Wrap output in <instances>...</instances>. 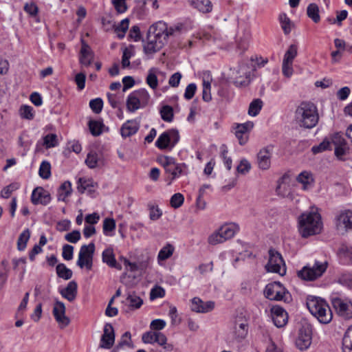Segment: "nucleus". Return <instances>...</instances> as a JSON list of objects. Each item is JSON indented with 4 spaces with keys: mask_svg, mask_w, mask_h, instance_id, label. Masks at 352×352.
I'll return each mask as SVG.
<instances>
[{
    "mask_svg": "<svg viewBox=\"0 0 352 352\" xmlns=\"http://www.w3.org/2000/svg\"><path fill=\"white\" fill-rule=\"evenodd\" d=\"M272 148L265 147L260 150L257 154V164L259 168L267 170L271 166Z\"/></svg>",
    "mask_w": 352,
    "mask_h": 352,
    "instance_id": "nucleus-20",
    "label": "nucleus"
},
{
    "mask_svg": "<svg viewBox=\"0 0 352 352\" xmlns=\"http://www.w3.org/2000/svg\"><path fill=\"white\" fill-rule=\"evenodd\" d=\"M252 69L246 63H240L230 70V78L236 87L248 86L251 81Z\"/></svg>",
    "mask_w": 352,
    "mask_h": 352,
    "instance_id": "nucleus-5",
    "label": "nucleus"
},
{
    "mask_svg": "<svg viewBox=\"0 0 352 352\" xmlns=\"http://www.w3.org/2000/svg\"><path fill=\"white\" fill-rule=\"evenodd\" d=\"M251 168L250 163L245 159L241 160L239 164L236 167L239 173L245 175L248 173Z\"/></svg>",
    "mask_w": 352,
    "mask_h": 352,
    "instance_id": "nucleus-61",
    "label": "nucleus"
},
{
    "mask_svg": "<svg viewBox=\"0 0 352 352\" xmlns=\"http://www.w3.org/2000/svg\"><path fill=\"white\" fill-rule=\"evenodd\" d=\"M56 270L58 276L64 280H69L72 276V271L63 263L57 265Z\"/></svg>",
    "mask_w": 352,
    "mask_h": 352,
    "instance_id": "nucleus-43",
    "label": "nucleus"
},
{
    "mask_svg": "<svg viewBox=\"0 0 352 352\" xmlns=\"http://www.w3.org/2000/svg\"><path fill=\"white\" fill-rule=\"evenodd\" d=\"M191 309L197 313H207L211 311L214 308L213 301L204 302L199 298H193L191 302Z\"/></svg>",
    "mask_w": 352,
    "mask_h": 352,
    "instance_id": "nucleus-22",
    "label": "nucleus"
},
{
    "mask_svg": "<svg viewBox=\"0 0 352 352\" xmlns=\"http://www.w3.org/2000/svg\"><path fill=\"white\" fill-rule=\"evenodd\" d=\"M307 307L310 313L322 324L329 323L333 318L331 310L327 302L322 298L309 296L307 299Z\"/></svg>",
    "mask_w": 352,
    "mask_h": 352,
    "instance_id": "nucleus-3",
    "label": "nucleus"
},
{
    "mask_svg": "<svg viewBox=\"0 0 352 352\" xmlns=\"http://www.w3.org/2000/svg\"><path fill=\"white\" fill-rule=\"evenodd\" d=\"M164 45L148 33L147 42L144 45V52L147 55H152L160 50Z\"/></svg>",
    "mask_w": 352,
    "mask_h": 352,
    "instance_id": "nucleus-23",
    "label": "nucleus"
},
{
    "mask_svg": "<svg viewBox=\"0 0 352 352\" xmlns=\"http://www.w3.org/2000/svg\"><path fill=\"white\" fill-rule=\"evenodd\" d=\"M31 201L34 205H47L51 201V196L50 192L43 188L37 187L32 193Z\"/></svg>",
    "mask_w": 352,
    "mask_h": 352,
    "instance_id": "nucleus-19",
    "label": "nucleus"
},
{
    "mask_svg": "<svg viewBox=\"0 0 352 352\" xmlns=\"http://www.w3.org/2000/svg\"><path fill=\"white\" fill-rule=\"evenodd\" d=\"M279 21L285 34H289L292 29L293 23L285 13L279 15Z\"/></svg>",
    "mask_w": 352,
    "mask_h": 352,
    "instance_id": "nucleus-38",
    "label": "nucleus"
},
{
    "mask_svg": "<svg viewBox=\"0 0 352 352\" xmlns=\"http://www.w3.org/2000/svg\"><path fill=\"white\" fill-rule=\"evenodd\" d=\"M174 248L170 244H167L160 250L158 253L157 258L159 261H164L170 257L173 253Z\"/></svg>",
    "mask_w": 352,
    "mask_h": 352,
    "instance_id": "nucleus-49",
    "label": "nucleus"
},
{
    "mask_svg": "<svg viewBox=\"0 0 352 352\" xmlns=\"http://www.w3.org/2000/svg\"><path fill=\"white\" fill-rule=\"evenodd\" d=\"M312 340V330L309 326H304L300 329L296 340V346L300 351L307 350Z\"/></svg>",
    "mask_w": 352,
    "mask_h": 352,
    "instance_id": "nucleus-16",
    "label": "nucleus"
},
{
    "mask_svg": "<svg viewBox=\"0 0 352 352\" xmlns=\"http://www.w3.org/2000/svg\"><path fill=\"white\" fill-rule=\"evenodd\" d=\"M66 308L65 304L58 300H55L53 307V316L58 322L59 327L63 329L67 327L70 322L69 318L65 314Z\"/></svg>",
    "mask_w": 352,
    "mask_h": 352,
    "instance_id": "nucleus-17",
    "label": "nucleus"
},
{
    "mask_svg": "<svg viewBox=\"0 0 352 352\" xmlns=\"http://www.w3.org/2000/svg\"><path fill=\"white\" fill-rule=\"evenodd\" d=\"M38 173L41 177L47 179L51 176V165L47 161H43L40 165Z\"/></svg>",
    "mask_w": 352,
    "mask_h": 352,
    "instance_id": "nucleus-52",
    "label": "nucleus"
},
{
    "mask_svg": "<svg viewBox=\"0 0 352 352\" xmlns=\"http://www.w3.org/2000/svg\"><path fill=\"white\" fill-rule=\"evenodd\" d=\"M81 49L80 52L79 60L80 64L87 67L91 65L94 59V54L91 47L84 40L81 41Z\"/></svg>",
    "mask_w": 352,
    "mask_h": 352,
    "instance_id": "nucleus-24",
    "label": "nucleus"
},
{
    "mask_svg": "<svg viewBox=\"0 0 352 352\" xmlns=\"http://www.w3.org/2000/svg\"><path fill=\"white\" fill-rule=\"evenodd\" d=\"M288 294L285 288L278 282L269 283L264 289L265 296L270 300L286 301Z\"/></svg>",
    "mask_w": 352,
    "mask_h": 352,
    "instance_id": "nucleus-11",
    "label": "nucleus"
},
{
    "mask_svg": "<svg viewBox=\"0 0 352 352\" xmlns=\"http://www.w3.org/2000/svg\"><path fill=\"white\" fill-rule=\"evenodd\" d=\"M30 237V232L28 229L23 230L19 235L17 241V248L19 250H24L26 248L27 243Z\"/></svg>",
    "mask_w": 352,
    "mask_h": 352,
    "instance_id": "nucleus-46",
    "label": "nucleus"
},
{
    "mask_svg": "<svg viewBox=\"0 0 352 352\" xmlns=\"http://www.w3.org/2000/svg\"><path fill=\"white\" fill-rule=\"evenodd\" d=\"M342 263L346 265L352 264V247L342 245L338 252Z\"/></svg>",
    "mask_w": 352,
    "mask_h": 352,
    "instance_id": "nucleus-32",
    "label": "nucleus"
},
{
    "mask_svg": "<svg viewBox=\"0 0 352 352\" xmlns=\"http://www.w3.org/2000/svg\"><path fill=\"white\" fill-rule=\"evenodd\" d=\"M125 305L131 311L140 309L143 304V300L137 294H129L124 301Z\"/></svg>",
    "mask_w": 352,
    "mask_h": 352,
    "instance_id": "nucleus-31",
    "label": "nucleus"
},
{
    "mask_svg": "<svg viewBox=\"0 0 352 352\" xmlns=\"http://www.w3.org/2000/svg\"><path fill=\"white\" fill-rule=\"evenodd\" d=\"M189 4L203 13H209L212 10L210 0H188Z\"/></svg>",
    "mask_w": 352,
    "mask_h": 352,
    "instance_id": "nucleus-30",
    "label": "nucleus"
},
{
    "mask_svg": "<svg viewBox=\"0 0 352 352\" xmlns=\"http://www.w3.org/2000/svg\"><path fill=\"white\" fill-rule=\"evenodd\" d=\"M263 102L260 99L254 100L250 104L248 114L251 116H256L261 110Z\"/></svg>",
    "mask_w": 352,
    "mask_h": 352,
    "instance_id": "nucleus-51",
    "label": "nucleus"
},
{
    "mask_svg": "<svg viewBox=\"0 0 352 352\" xmlns=\"http://www.w3.org/2000/svg\"><path fill=\"white\" fill-rule=\"evenodd\" d=\"M330 148V142L328 140H323L318 145L314 146L311 148V151L314 154H318L322 153L324 151L329 150Z\"/></svg>",
    "mask_w": 352,
    "mask_h": 352,
    "instance_id": "nucleus-60",
    "label": "nucleus"
},
{
    "mask_svg": "<svg viewBox=\"0 0 352 352\" xmlns=\"http://www.w3.org/2000/svg\"><path fill=\"white\" fill-rule=\"evenodd\" d=\"M327 262L315 261L313 266H305L298 272V276L305 280H314L320 277L327 270Z\"/></svg>",
    "mask_w": 352,
    "mask_h": 352,
    "instance_id": "nucleus-7",
    "label": "nucleus"
},
{
    "mask_svg": "<svg viewBox=\"0 0 352 352\" xmlns=\"http://www.w3.org/2000/svg\"><path fill=\"white\" fill-rule=\"evenodd\" d=\"M226 240L221 234L219 229L212 233L208 238V242L212 245H215L225 242Z\"/></svg>",
    "mask_w": 352,
    "mask_h": 352,
    "instance_id": "nucleus-48",
    "label": "nucleus"
},
{
    "mask_svg": "<svg viewBox=\"0 0 352 352\" xmlns=\"http://www.w3.org/2000/svg\"><path fill=\"white\" fill-rule=\"evenodd\" d=\"M102 261L111 267L117 270H121L122 267L118 264L116 260L113 250L112 248L105 249L102 254Z\"/></svg>",
    "mask_w": 352,
    "mask_h": 352,
    "instance_id": "nucleus-29",
    "label": "nucleus"
},
{
    "mask_svg": "<svg viewBox=\"0 0 352 352\" xmlns=\"http://www.w3.org/2000/svg\"><path fill=\"white\" fill-rule=\"evenodd\" d=\"M335 225L340 231L352 230V210L340 211L335 217Z\"/></svg>",
    "mask_w": 352,
    "mask_h": 352,
    "instance_id": "nucleus-15",
    "label": "nucleus"
},
{
    "mask_svg": "<svg viewBox=\"0 0 352 352\" xmlns=\"http://www.w3.org/2000/svg\"><path fill=\"white\" fill-rule=\"evenodd\" d=\"M147 207L149 211V218L151 221H157L162 217V211L157 204L149 203Z\"/></svg>",
    "mask_w": 352,
    "mask_h": 352,
    "instance_id": "nucleus-44",
    "label": "nucleus"
},
{
    "mask_svg": "<svg viewBox=\"0 0 352 352\" xmlns=\"http://www.w3.org/2000/svg\"><path fill=\"white\" fill-rule=\"evenodd\" d=\"M333 306L337 314L343 319L352 318V302L346 299L335 298L332 300Z\"/></svg>",
    "mask_w": 352,
    "mask_h": 352,
    "instance_id": "nucleus-14",
    "label": "nucleus"
},
{
    "mask_svg": "<svg viewBox=\"0 0 352 352\" xmlns=\"http://www.w3.org/2000/svg\"><path fill=\"white\" fill-rule=\"evenodd\" d=\"M307 14L314 23H318L320 21L319 7L316 3H310L307 6Z\"/></svg>",
    "mask_w": 352,
    "mask_h": 352,
    "instance_id": "nucleus-37",
    "label": "nucleus"
},
{
    "mask_svg": "<svg viewBox=\"0 0 352 352\" xmlns=\"http://www.w3.org/2000/svg\"><path fill=\"white\" fill-rule=\"evenodd\" d=\"M89 107L94 113H100L103 107L102 100L99 98L91 100L89 102Z\"/></svg>",
    "mask_w": 352,
    "mask_h": 352,
    "instance_id": "nucleus-59",
    "label": "nucleus"
},
{
    "mask_svg": "<svg viewBox=\"0 0 352 352\" xmlns=\"http://www.w3.org/2000/svg\"><path fill=\"white\" fill-rule=\"evenodd\" d=\"M100 158L98 153L96 152H90L87 154L85 160V164L90 168H95L100 162Z\"/></svg>",
    "mask_w": 352,
    "mask_h": 352,
    "instance_id": "nucleus-45",
    "label": "nucleus"
},
{
    "mask_svg": "<svg viewBox=\"0 0 352 352\" xmlns=\"http://www.w3.org/2000/svg\"><path fill=\"white\" fill-rule=\"evenodd\" d=\"M142 340L146 344L157 343L166 351H172L174 349V345L168 342L166 336L159 331H149L145 332L142 334Z\"/></svg>",
    "mask_w": 352,
    "mask_h": 352,
    "instance_id": "nucleus-8",
    "label": "nucleus"
},
{
    "mask_svg": "<svg viewBox=\"0 0 352 352\" xmlns=\"http://www.w3.org/2000/svg\"><path fill=\"white\" fill-rule=\"evenodd\" d=\"M162 119L166 122H171L173 119V109L168 105H165L160 110Z\"/></svg>",
    "mask_w": 352,
    "mask_h": 352,
    "instance_id": "nucleus-53",
    "label": "nucleus"
},
{
    "mask_svg": "<svg viewBox=\"0 0 352 352\" xmlns=\"http://www.w3.org/2000/svg\"><path fill=\"white\" fill-rule=\"evenodd\" d=\"M72 192V184L69 182L67 181L63 183L58 190V200L62 201H67V198L71 195Z\"/></svg>",
    "mask_w": 352,
    "mask_h": 352,
    "instance_id": "nucleus-34",
    "label": "nucleus"
},
{
    "mask_svg": "<svg viewBox=\"0 0 352 352\" xmlns=\"http://www.w3.org/2000/svg\"><path fill=\"white\" fill-rule=\"evenodd\" d=\"M94 252L95 245L94 243L82 245L78 253L77 265L81 269L85 267L87 270H91L93 266Z\"/></svg>",
    "mask_w": 352,
    "mask_h": 352,
    "instance_id": "nucleus-10",
    "label": "nucleus"
},
{
    "mask_svg": "<svg viewBox=\"0 0 352 352\" xmlns=\"http://www.w3.org/2000/svg\"><path fill=\"white\" fill-rule=\"evenodd\" d=\"M116 221L112 218H106L103 221L102 230L105 236H112V232L116 229Z\"/></svg>",
    "mask_w": 352,
    "mask_h": 352,
    "instance_id": "nucleus-42",
    "label": "nucleus"
},
{
    "mask_svg": "<svg viewBox=\"0 0 352 352\" xmlns=\"http://www.w3.org/2000/svg\"><path fill=\"white\" fill-rule=\"evenodd\" d=\"M77 283L75 281H70L67 287L60 290L61 296L69 302H73L77 296Z\"/></svg>",
    "mask_w": 352,
    "mask_h": 352,
    "instance_id": "nucleus-27",
    "label": "nucleus"
},
{
    "mask_svg": "<svg viewBox=\"0 0 352 352\" xmlns=\"http://www.w3.org/2000/svg\"><path fill=\"white\" fill-rule=\"evenodd\" d=\"M165 296V290L160 286H155L150 292V298L154 300L158 298H163Z\"/></svg>",
    "mask_w": 352,
    "mask_h": 352,
    "instance_id": "nucleus-62",
    "label": "nucleus"
},
{
    "mask_svg": "<svg viewBox=\"0 0 352 352\" xmlns=\"http://www.w3.org/2000/svg\"><path fill=\"white\" fill-rule=\"evenodd\" d=\"M115 334L113 327L111 324H106L104 327V333L100 340V347L110 349L114 344Z\"/></svg>",
    "mask_w": 352,
    "mask_h": 352,
    "instance_id": "nucleus-21",
    "label": "nucleus"
},
{
    "mask_svg": "<svg viewBox=\"0 0 352 352\" xmlns=\"http://www.w3.org/2000/svg\"><path fill=\"white\" fill-rule=\"evenodd\" d=\"M342 352H352V325L347 329L344 335Z\"/></svg>",
    "mask_w": 352,
    "mask_h": 352,
    "instance_id": "nucleus-36",
    "label": "nucleus"
},
{
    "mask_svg": "<svg viewBox=\"0 0 352 352\" xmlns=\"http://www.w3.org/2000/svg\"><path fill=\"white\" fill-rule=\"evenodd\" d=\"M20 116L26 120H33L34 118V111L33 107L29 105H22L19 109Z\"/></svg>",
    "mask_w": 352,
    "mask_h": 352,
    "instance_id": "nucleus-47",
    "label": "nucleus"
},
{
    "mask_svg": "<svg viewBox=\"0 0 352 352\" xmlns=\"http://www.w3.org/2000/svg\"><path fill=\"white\" fill-rule=\"evenodd\" d=\"M184 201V197L182 194L177 192L174 194L170 201V206L174 208H179Z\"/></svg>",
    "mask_w": 352,
    "mask_h": 352,
    "instance_id": "nucleus-57",
    "label": "nucleus"
},
{
    "mask_svg": "<svg viewBox=\"0 0 352 352\" xmlns=\"http://www.w3.org/2000/svg\"><path fill=\"white\" fill-rule=\"evenodd\" d=\"M219 230L227 241L234 237V236L239 231V226L234 222L226 223L221 226L219 228Z\"/></svg>",
    "mask_w": 352,
    "mask_h": 352,
    "instance_id": "nucleus-26",
    "label": "nucleus"
},
{
    "mask_svg": "<svg viewBox=\"0 0 352 352\" xmlns=\"http://www.w3.org/2000/svg\"><path fill=\"white\" fill-rule=\"evenodd\" d=\"M151 99V96L146 89H139L131 92L126 101V109L133 113L140 109L146 107Z\"/></svg>",
    "mask_w": 352,
    "mask_h": 352,
    "instance_id": "nucleus-4",
    "label": "nucleus"
},
{
    "mask_svg": "<svg viewBox=\"0 0 352 352\" xmlns=\"http://www.w3.org/2000/svg\"><path fill=\"white\" fill-rule=\"evenodd\" d=\"M211 85L209 80H203L202 98L206 102H209L212 99L210 93Z\"/></svg>",
    "mask_w": 352,
    "mask_h": 352,
    "instance_id": "nucleus-55",
    "label": "nucleus"
},
{
    "mask_svg": "<svg viewBox=\"0 0 352 352\" xmlns=\"http://www.w3.org/2000/svg\"><path fill=\"white\" fill-rule=\"evenodd\" d=\"M254 127V123L251 121L243 124H238L235 128V135L245 134L249 133Z\"/></svg>",
    "mask_w": 352,
    "mask_h": 352,
    "instance_id": "nucleus-50",
    "label": "nucleus"
},
{
    "mask_svg": "<svg viewBox=\"0 0 352 352\" xmlns=\"http://www.w3.org/2000/svg\"><path fill=\"white\" fill-rule=\"evenodd\" d=\"M134 55L131 49L126 47L123 50L122 56V67L126 68L130 65V58Z\"/></svg>",
    "mask_w": 352,
    "mask_h": 352,
    "instance_id": "nucleus-56",
    "label": "nucleus"
},
{
    "mask_svg": "<svg viewBox=\"0 0 352 352\" xmlns=\"http://www.w3.org/2000/svg\"><path fill=\"white\" fill-rule=\"evenodd\" d=\"M104 127L102 122L99 120H90L89 122V129L92 135L98 136L102 133V129Z\"/></svg>",
    "mask_w": 352,
    "mask_h": 352,
    "instance_id": "nucleus-40",
    "label": "nucleus"
},
{
    "mask_svg": "<svg viewBox=\"0 0 352 352\" xmlns=\"http://www.w3.org/2000/svg\"><path fill=\"white\" fill-rule=\"evenodd\" d=\"M299 232L302 237L319 234L322 229L320 214L317 210L307 211L298 218Z\"/></svg>",
    "mask_w": 352,
    "mask_h": 352,
    "instance_id": "nucleus-1",
    "label": "nucleus"
},
{
    "mask_svg": "<svg viewBox=\"0 0 352 352\" xmlns=\"http://www.w3.org/2000/svg\"><path fill=\"white\" fill-rule=\"evenodd\" d=\"M112 3L118 13H124L127 10L126 0H111Z\"/></svg>",
    "mask_w": 352,
    "mask_h": 352,
    "instance_id": "nucleus-63",
    "label": "nucleus"
},
{
    "mask_svg": "<svg viewBox=\"0 0 352 352\" xmlns=\"http://www.w3.org/2000/svg\"><path fill=\"white\" fill-rule=\"evenodd\" d=\"M295 119L300 127L311 129L318 122L319 116L316 105L310 102H302L296 108Z\"/></svg>",
    "mask_w": 352,
    "mask_h": 352,
    "instance_id": "nucleus-2",
    "label": "nucleus"
},
{
    "mask_svg": "<svg viewBox=\"0 0 352 352\" xmlns=\"http://www.w3.org/2000/svg\"><path fill=\"white\" fill-rule=\"evenodd\" d=\"M160 71L157 67H151L148 70L147 76L146 77V85L152 89L156 90L158 87V78L157 75Z\"/></svg>",
    "mask_w": 352,
    "mask_h": 352,
    "instance_id": "nucleus-28",
    "label": "nucleus"
},
{
    "mask_svg": "<svg viewBox=\"0 0 352 352\" xmlns=\"http://www.w3.org/2000/svg\"><path fill=\"white\" fill-rule=\"evenodd\" d=\"M179 31L180 28L179 26L168 27L165 22L158 21L150 26L148 33L157 40L166 44L170 36H173Z\"/></svg>",
    "mask_w": 352,
    "mask_h": 352,
    "instance_id": "nucleus-6",
    "label": "nucleus"
},
{
    "mask_svg": "<svg viewBox=\"0 0 352 352\" xmlns=\"http://www.w3.org/2000/svg\"><path fill=\"white\" fill-rule=\"evenodd\" d=\"M129 21L128 19H124L115 27V33L119 38H123L125 36L126 31L129 29Z\"/></svg>",
    "mask_w": 352,
    "mask_h": 352,
    "instance_id": "nucleus-41",
    "label": "nucleus"
},
{
    "mask_svg": "<svg viewBox=\"0 0 352 352\" xmlns=\"http://www.w3.org/2000/svg\"><path fill=\"white\" fill-rule=\"evenodd\" d=\"M248 320L243 317L236 318L232 328V336L233 339L239 342L243 340L248 333Z\"/></svg>",
    "mask_w": 352,
    "mask_h": 352,
    "instance_id": "nucleus-13",
    "label": "nucleus"
},
{
    "mask_svg": "<svg viewBox=\"0 0 352 352\" xmlns=\"http://www.w3.org/2000/svg\"><path fill=\"white\" fill-rule=\"evenodd\" d=\"M297 56V47L295 45H291L285 52L283 61L293 63L294 59Z\"/></svg>",
    "mask_w": 352,
    "mask_h": 352,
    "instance_id": "nucleus-54",
    "label": "nucleus"
},
{
    "mask_svg": "<svg viewBox=\"0 0 352 352\" xmlns=\"http://www.w3.org/2000/svg\"><path fill=\"white\" fill-rule=\"evenodd\" d=\"M186 168L185 164L176 163L175 161L166 170V173L171 175L170 182L171 183L175 178L179 177Z\"/></svg>",
    "mask_w": 352,
    "mask_h": 352,
    "instance_id": "nucleus-33",
    "label": "nucleus"
},
{
    "mask_svg": "<svg viewBox=\"0 0 352 352\" xmlns=\"http://www.w3.org/2000/svg\"><path fill=\"white\" fill-rule=\"evenodd\" d=\"M139 127L140 124L136 120H129L121 126V135L124 138L130 137L138 132Z\"/></svg>",
    "mask_w": 352,
    "mask_h": 352,
    "instance_id": "nucleus-25",
    "label": "nucleus"
},
{
    "mask_svg": "<svg viewBox=\"0 0 352 352\" xmlns=\"http://www.w3.org/2000/svg\"><path fill=\"white\" fill-rule=\"evenodd\" d=\"M80 186L78 187L81 193L89 187H94L96 184L91 179L80 178L78 180Z\"/></svg>",
    "mask_w": 352,
    "mask_h": 352,
    "instance_id": "nucleus-58",
    "label": "nucleus"
},
{
    "mask_svg": "<svg viewBox=\"0 0 352 352\" xmlns=\"http://www.w3.org/2000/svg\"><path fill=\"white\" fill-rule=\"evenodd\" d=\"M265 268L267 272L277 273L281 276L286 273L285 264L282 256L274 249L269 250V261Z\"/></svg>",
    "mask_w": 352,
    "mask_h": 352,
    "instance_id": "nucleus-9",
    "label": "nucleus"
},
{
    "mask_svg": "<svg viewBox=\"0 0 352 352\" xmlns=\"http://www.w3.org/2000/svg\"><path fill=\"white\" fill-rule=\"evenodd\" d=\"M24 10L32 16H35L38 12V6L34 2L26 3Z\"/></svg>",
    "mask_w": 352,
    "mask_h": 352,
    "instance_id": "nucleus-64",
    "label": "nucleus"
},
{
    "mask_svg": "<svg viewBox=\"0 0 352 352\" xmlns=\"http://www.w3.org/2000/svg\"><path fill=\"white\" fill-rule=\"evenodd\" d=\"M179 135L176 129H170L162 133L157 141L155 146L160 149H165L168 146L173 147L179 141Z\"/></svg>",
    "mask_w": 352,
    "mask_h": 352,
    "instance_id": "nucleus-12",
    "label": "nucleus"
},
{
    "mask_svg": "<svg viewBox=\"0 0 352 352\" xmlns=\"http://www.w3.org/2000/svg\"><path fill=\"white\" fill-rule=\"evenodd\" d=\"M297 181L302 185L303 190H307L313 186L314 178L311 173L302 171L298 175Z\"/></svg>",
    "mask_w": 352,
    "mask_h": 352,
    "instance_id": "nucleus-35",
    "label": "nucleus"
},
{
    "mask_svg": "<svg viewBox=\"0 0 352 352\" xmlns=\"http://www.w3.org/2000/svg\"><path fill=\"white\" fill-rule=\"evenodd\" d=\"M271 315L275 326L278 328L284 327L288 320L287 311L280 306H274L271 309Z\"/></svg>",
    "mask_w": 352,
    "mask_h": 352,
    "instance_id": "nucleus-18",
    "label": "nucleus"
},
{
    "mask_svg": "<svg viewBox=\"0 0 352 352\" xmlns=\"http://www.w3.org/2000/svg\"><path fill=\"white\" fill-rule=\"evenodd\" d=\"M43 146L46 148H54L58 144V137L54 133H49L43 138Z\"/></svg>",
    "mask_w": 352,
    "mask_h": 352,
    "instance_id": "nucleus-39",
    "label": "nucleus"
}]
</instances>
